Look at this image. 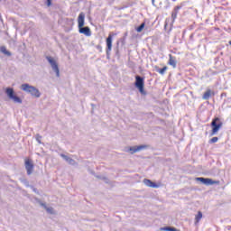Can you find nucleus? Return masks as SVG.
<instances>
[{
  "mask_svg": "<svg viewBox=\"0 0 231 231\" xmlns=\"http://www.w3.org/2000/svg\"><path fill=\"white\" fill-rule=\"evenodd\" d=\"M86 19V14L84 13H80L78 17V27L79 33H83L87 37H91V29L88 26L84 27V23Z\"/></svg>",
  "mask_w": 231,
  "mask_h": 231,
  "instance_id": "obj_1",
  "label": "nucleus"
},
{
  "mask_svg": "<svg viewBox=\"0 0 231 231\" xmlns=\"http://www.w3.org/2000/svg\"><path fill=\"white\" fill-rule=\"evenodd\" d=\"M21 89L22 91H25V93H29V95H31V97H34V98H41V91L28 83L22 84Z\"/></svg>",
  "mask_w": 231,
  "mask_h": 231,
  "instance_id": "obj_2",
  "label": "nucleus"
},
{
  "mask_svg": "<svg viewBox=\"0 0 231 231\" xmlns=\"http://www.w3.org/2000/svg\"><path fill=\"white\" fill-rule=\"evenodd\" d=\"M134 86L135 88H137V89H139V93H141V95H147V93L145 92V89H143L145 86V79L142 78V76L135 77Z\"/></svg>",
  "mask_w": 231,
  "mask_h": 231,
  "instance_id": "obj_3",
  "label": "nucleus"
},
{
  "mask_svg": "<svg viewBox=\"0 0 231 231\" xmlns=\"http://www.w3.org/2000/svg\"><path fill=\"white\" fill-rule=\"evenodd\" d=\"M46 60L51 64L52 71L56 74V77H60V69H59V64L51 56H46Z\"/></svg>",
  "mask_w": 231,
  "mask_h": 231,
  "instance_id": "obj_4",
  "label": "nucleus"
},
{
  "mask_svg": "<svg viewBox=\"0 0 231 231\" xmlns=\"http://www.w3.org/2000/svg\"><path fill=\"white\" fill-rule=\"evenodd\" d=\"M5 95H7L8 98H10V100L14 101V104H23V99H21V97H19L15 95V92L14 91V89L12 88H7L5 89Z\"/></svg>",
  "mask_w": 231,
  "mask_h": 231,
  "instance_id": "obj_5",
  "label": "nucleus"
},
{
  "mask_svg": "<svg viewBox=\"0 0 231 231\" xmlns=\"http://www.w3.org/2000/svg\"><path fill=\"white\" fill-rule=\"evenodd\" d=\"M219 117H216L212 120L211 122V127L212 131L210 133V136H214V134H217L218 131L221 129L223 126V123L219 122Z\"/></svg>",
  "mask_w": 231,
  "mask_h": 231,
  "instance_id": "obj_6",
  "label": "nucleus"
},
{
  "mask_svg": "<svg viewBox=\"0 0 231 231\" xmlns=\"http://www.w3.org/2000/svg\"><path fill=\"white\" fill-rule=\"evenodd\" d=\"M111 50H113V35L109 34L106 38V59H109L111 55Z\"/></svg>",
  "mask_w": 231,
  "mask_h": 231,
  "instance_id": "obj_7",
  "label": "nucleus"
},
{
  "mask_svg": "<svg viewBox=\"0 0 231 231\" xmlns=\"http://www.w3.org/2000/svg\"><path fill=\"white\" fill-rule=\"evenodd\" d=\"M197 181H200L203 185H216L217 181L213 180L212 179L198 177L196 178Z\"/></svg>",
  "mask_w": 231,
  "mask_h": 231,
  "instance_id": "obj_8",
  "label": "nucleus"
},
{
  "mask_svg": "<svg viewBox=\"0 0 231 231\" xmlns=\"http://www.w3.org/2000/svg\"><path fill=\"white\" fill-rule=\"evenodd\" d=\"M147 146L145 145H139V146H132L128 149V152L131 154H134L135 152H140V151H143V149H146Z\"/></svg>",
  "mask_w": 231,
  "mask_h": 231,
  "instance_id": "obj_9",
  "label": "nucleus"
},
{
  "mask_svg": "<svg viewBox=\"0 0 231 231\" xmlns=\"http://www.w3.org/2000/svg\"><path fill=\"white\" fill-rule=\"evenodd\" d=\"M25 169H26L28 176L32 174V172H33V162H32V161H30V160H26L25 161Z\"/></svg>",
  "mask_w": 231,
  "mask_h": 231,
  "instance_id": "obj_10",
  "label": "nucleus"
},
{
  "mask_svg": "<svg viewBox=\"0 0 231 231\" xmlns=\"http://www.w3.org/2000/svg\"><path fill=\"white\" fill-rule=\"evenodd\" d=\"M60 156L61 158H63V160H65V162H67V163L69 165H77V162L73 159H71V157H69L68 155L64 154V153H60Z\"/></svg>",
  "mask_w": 231,
  "mask_h": 231,
  "instance_id": "obj_11",
  "label": "nucleus"
},
{
  "mask_svg": "<svg viewBox=\"0 0 231 231\" xmlns=\"http://www.w3.org/2000/svg\"><path fill=\"white\" fill-rule=\"evenodd\" d=\"M181 8H183V4H180V5H177L174 7L171 13V18L173 21H176V18L178 17V13L180 12V10H181Z\"/></svg>",
  "mask_w": 231,
  "mask_h": 231,
  "instance_id": "obj_12",
  "label": "nucleus"
},
{
  "mask_svg": "<svg viewBox=\"0 0 231 231\" xmlns=\"http://www.w3.org/2000/svg\"><path fill=\"white\" fill-rule=\"evenodd\" d=\"M168 67L165 66L162 69H160L158 66L155 67V71H157V73H160V75H165V71H167Z\"/></svg>",
  "mask_w": 231,
  "mask_h": 231,
  "instance_id": "obj_13",
  "label": "nucleus"
},
{
  "mask_svg": "<svg viewBox=\"0 0 231 231\" xmlns=\"http://www.w3.org/2000/svg\"><path fill=\"white\" fill-rule=\"evenodd\" d=\"M0 51L4 53V55H6L7 57H12V52H10L8 50H6V47L2 46L0 48Z\"/></svg>",
  "mask_w": 231,
  "mask_h": 231,
  "instance_id": "obj_14",
  "label": "nucleus"
},
{
  "mask_svg": "<svg viewBox=\"0 0 231 231\" xmlns=\"http://www.w3.org/2000/svg\"><path fill=\"white\" fill-rule=\"evenodd\" d=\"M170 66H172L173 68H176V60L172 57V54H170L169 62Z\"/></svg>",
  "mask_w": 231,
  "mask_h": 231,
  "instance_id": "obj_15",
  "label": "nucleus"
},
{
  "mask_svg": "<svg viewBox=\"0 0 231 231\" xmlns=\"http://www.w3.org/2000/svg\"><path fill=\"white\" fill-rule=\"evenodd\" d=\"M211 95H212V91H211L210 89H208V90H207V91L204 93L202 98H203L204 100H208V99L210 98V96H211Z\"/></svg>",
  "mask_w": 231,
  "mask_h": 231,
  "instance_id": "obj_16",
  "label": "nucleus"
},
{
  "mask_svg": "<svg viewBox=\"0 0 231 231\" xmlns=\"http://www.w3.org/2000/svg\"><path fill=\"white\" fill-rule=\"evenodd\" d=\"M201 217H203V213L201 211H199L195 219L197 223H199V221H201Z\"/></svg>",
  "mask_w": 231,
  "mask_h": 231,
  "instance_id": "obj_17",
  "label": "nucleus"
},
{
  "mask_svg": "<svg viewBox=\"0 0 231 231\" xmlns=\"http://www.w3.org/2000/svg\"><path fill=\"white\" fill-rule=\"evenodd\" d=\"M35 138H36V142H38V143L41 145L42 143V135L37 134L35 135Z\"/></svg>",
  "mask_w": 231,
  "mask_h": 231,
  "instance_id": "obj_18",
  "label": "nucleus"
},
{
  "mask_svg": "<svg viewBox=\"0 0 231 231\" xmlns=\"http://www.w3.org/2000/svg\"><path fill=\"white\" fill-rule=\"evenodd\" d=\"M143 183H144V185H146V187H152V181L149 179H144Z\"/></svg>",
  "mask_w": 231,
  "mask_h": 231,
  "instance_id": "obj_19",
  "label": "nucleus"
},
{
  "mask_svg": "<svg viewBox=\"0 0 231 231\" xmlns=\"http://www.w3.org/2000/svg\"><path fill=\"white\" fill-rule=\"evenodd\" d=\"M143 28H145V23H141L140 26L136 28V32L140 33L143 30Z\"/></svg>",
  "mask_w": 231,
  "mask_h": 231,
  "instance_id": "obj_20",
  "label": "nucleus"
},
{
  "mask_svg": "<svg viewBox=\"0 0 231 231\" xmlns=\"http://www.w3.org/2000/svg\"><path fill=\"white\" fill-rule=\"evenodd\" d=\"M162 230H164V231H180V230L176 229V227H171V226H165L162 228Z\"/></svg>",
  "mask_w": 231,
  "mask_h": 231,
  "instance_id": "obj_21",
  "label": "nucleus"
},
{
  "mask_svg": "<svg viewBox=\"0 0 231 231\" xmlns=\"http://www.w3.org/2000/svg\"><path fill=\"white\" fill-rule=\"evenodd\" d=\"M219 140V138L217 137H213L209 140V143H216L217 141Z\"/></svg>",
  "mask_w": 231,
  "mask_h": 231,
  "instance_id": "obj_22",
  "label": "nucleus"
},
{
  "mask_svg": "<svg viewBox=\"0 0 231 231\" xmlns=\"http://www.w3.org/2000/svg\"><path fill=\"white\" fill-rule=\"evenodd\" d=\"M45 210H46L49 214H53V208H51V207H50V208L47 207V208H45Z\"/></svg>",
  "mask_w": 231,
  "mask_h": 231,
  "instance_id": "obj_23",
  "label": "nucleus"
},
{
  "mask_svg": "<svg viewBox=\"0 0 231 231\" xmlns=\"http://www.w3.org/2000/svg\"><path fill=\"white\" fill-rule=\"evenodd\" d=\"M158 184H156L155 182H152V186H151V188L152 189H158Z\"/></svg>",
  "mask_w": 231,
  "mask_h": 231,
  "instance_id": "obj_24",
  "label": "nucleus"
},
{
  "mask_svg": "<svg viewBox=\"0 0 231 231\" xmlns=\"http://www.w3.org/2000/svg\"><path fill=\"white\" fill-rule=\"evenodd\" d=\"M41 207H43V208H47L48 206H46V203H43L42 201H39Z\"/></svg>",
  "mask_w": 231,
  "mask_h": 231,
  "instance_id": "obj_25",
  "label": "nucleus"
},
{
  "mask_svg": "<svg viewBox=\"0 0 231 231\" xmlns=\"http://www.w3.org/2000/svg\"><path fill=\"white\" fill-rule=\"evenodd\" d=\"M47 6H51V0H47Z\"/></svg>",
  "mask_w": 231,
  "mask_h": 231,
  "instance_id": "obj_26",
  "label": "nucleus"
},
{
  "mask_svg": "<svg viewBox=\"0 0 231 231\" xmlns=\"http://www.w3.org/2000/svg\"><path fill=\"white\" fill-rule=\"evenodd\" d=\"M97 50H99V51H102V46H100V45H97Z\"/></svg>",
  "mask_w": 231,
  "mask_h": 231,
  "instance_id": "obj_27",
  "label": "nucleus"
},
{
  "mask_svg": "<svg viewBox=\"0 0 231 231\" xmlns=\"http://www.w3.org/2000/svg\"><path fill=\"white\" fill-rule=\"evenodd\" d=\"M102 180H105L106 182L107 183V178L104 177V178H102Z\"/></svg>",
  "mask_w": 231,
  "mask_h": 231,
  "instance_id": "obj_28",
  "label": "nucleus"
},
{
  "mask_svg": "<svg viewBox=\"0 0 231 231\" xmlns=\"http://www.w3.org/2000/svg\"><path fill=\"white\" fill-rule=\"evenodd\" d=\"M32 190H33V192H37V189L36 188H33Z\"/></svg>",
  "mask_w": 231,
  "mask_h": 231,
  "instance_id": "obj_29",
  "label": "nucleus"
},
{
  "mask_svg": "<svg viewBox=\"0 0 231 231\" xmlns=\"http://www.w3.org/2000/svg\"><path fill=\"white\" fill-rule=\"evenodd\" d=\"M154 1H155V0H152V5H153V6H154Z\"/></svg>",
  "mask_w": 231,
  "mask_h": 231,
  "instance_id": "obj_30",
  "label": "nucleus"
},
{
  "mask_svg": "<svg viewBox=\"0 0 231 231\" xmlns=\"http://www.w3.org/2000/svg\"><path fill=\"white\" fill-rule=\"evenodd\" d=\"M229 45L231 46V41H229Z\"/></svg>",
  "mask_w": 231,
  "mask_h": 231,
  "instance_id": "obj_31",
  "label": "nucleus"
},
{
  "mask_svg": "<svg viewBox=\"0 0 231 231\" xmlns=\"http://www.w3.org/2000/svg\"><path fill=\"white\" fill-rule=\"evenodd\" d=\"M97 178H100V176H97Z\"/></svg>",
  "mask_w": 231,
  "mask_h": 231,
  "instance_id": "obj_32",
  "label": "nucleus"
},
{
  "mask_svg": "<svg viewBox=\"0 0 231 231\" xmlns=\"http://www.w3.org/2000/svg\"><path fill=\"white\" fill-rule=\"evenodd\" d=\"M173 1H176V0H173Z\"/></svg>",
  "mask_w": 231,
  "mask_h": 231,
  "instance_id": "obj_33",
  "label": "nucleus"
}]
</instances>
